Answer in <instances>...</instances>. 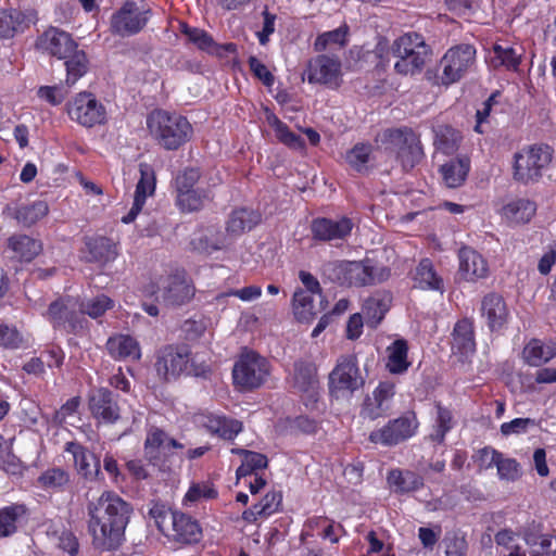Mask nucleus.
Instances as JSON below:
<instances>
[{
	"mask_svg": "<svg viewBox=\"0 0 556 556\" xmlns=\"http://www.w3.org/2000/svg\"><path fill=\"white\" fill-rule=\"evenodd\" d=\"M131 506L114 492H103L88 505V529L93 545L101 551L117 549L125 541Z\"/></svg>",
	"mask_w": 556,
	"mask_h": 556,
	"instance_id": "nucleus-1",
	"label": "nucleus"
},
{
	"mask_svg": "<svg viewBox=\"0 0 556 556\" xmlns=\"http://www.w3.org/2000/svg\"><path fill=\"white\" fill-rule=\"evenodd\" d=\"M390 54L395 60L393 68L396 74L414 76L422 72L431 59L432 50L420 34L409 31L392 42Z\"/></svg>",
	"mask_w": 556,
	"mask_h": 556,
	"instance_id": "nucleus-2",
	"label": "nucleus"
},
{
	"mask_svg": "<svg viewBox=\"0 0 556 556\" xmlns=\"http://www.w3.org/2000/svg\"><path fill=\"white\" fill-rule=\"evenodd\" d=\"M500 556H556V542L551 535H532L502 529L494 536Z\"/></svg>",
	"mask_w": 556,
	"mask_h": 556,
	"instance_id": "nucleus-3",
	"label": "nucleus"
},
{
	"mask_svg": "<svg viewBox=\"0 0 556 556\" xmlns=\"http://www.w3.org/2000/svg\"><path fill=\"white\" fill-rule=\"evenodd\" d=\"M376 143L395 155L405 170L412 169L425 156L419 137L412 128H386L376 136Z\"/></svg>",
	"mask_w": 556,
	"mask_h": 556,
	"instance_id": "nucleus-4",
	"label": "nucleus"
},
{
	"mask_svg": "<svg viewBox=\"0 0 556 556\" xmlns=\"http://www.w3.org/2000/svg\"><path fill=\"white\" fill-rule=\"evenodd\" d=\"M149 518L169 540L191 544L201 539L202 530L197 520L184 513L172 511L163 504L153 503L149 509Z\"/></svg>",
	"mask_w": 556,
	"mask_h": 556,
	"instance_id": "nucleus-5",
	"label": "nucleus"
},
{
	"mask_svg": "<svg viewBox=\"0 0 556 556\" xmlns=\"http://www.w3.org/2000/svg\"><path fill=\"white\" fill-rule=\"evenodd\" d=\"M147 126L151 136L167 150L179 148L192 135V126L186 117L163 110L151 112Z\"/></svg>",
	"mask_w": 556,
	"mask_h": 556,
	"instance_id": "nucleus-6",
	"label": "nucleus"
},
{
	"mask_svg": "<svg viewBox=\"0 0 556 556\" xmlns=\"http://www.w3.org/2000/svg\"><path fill=\"white\" fill-rule=\"evenodd\" d=\"M553 149L547 144L523 147L513 156V177L522 184L538 181L553 160Z\"/></svg>",
	"mask_w": 556,
	"mask_h": 556,
	"instance_id": "nucleus-7",
	"label": "nucleus"
},
{
	"mask_svg": "<svg viewBox=\"0 0 556 556\" xmlns=\"http://www.w3.org/2000/svg\"><path fill=\"white\" fill-rule=\"evenodd\" d=\"M151 17V9L144 0H127L110 18V31L119 37L140 33Z\"/></svg>",
	"mask_w": 556,
	"mask_h": 556,
	"instance_id": "nucleus-8",
	"label": "nucleus"
},
{
	"mask_svg": "<svg viewBox=\"0 0 556 556\" xmlns=\"http://www.w3.org/2000/svg\"><path fill=\"white\" fill-rule=\"evenodd\" d=\"M330 278L340 285L367 286L380 282L389 277V270L384 267L375 268L370 262L341 261L330 265Z\"/></svg>",
	"mask_w": 556,
	"mask_h": 556,
	"instance_id": "nucleus-9",
	"label": "nucleus"
},
{
	"mask_svg": "<svg viewBox=\"0 0 556 556\" xmlns=\"http://www.w3.org/2000/svg\"><path fill=\"white\" fill-rule=\"evenodd\" d=\"M79 301L74 298H62L49 305L46 318L55 329H65L78 333L87 328L86 317L79 313Z\"/></svg>",
	"mask_w": 556,
	"mask_h": 556,
	"instance_id": "nucleus-10",
	"label": "nucleus"
},
{
	"mask_svg": "<svg viewBox=\"0 0 556 556\" xmlns=\"http://www.w3.org/2000/svg\"><path fill=\"white\" fill-rule=\"evenodd\" d=\"M475 56L476 50L470 45L450 48L440 61V83L448 86L458 81L473 64Z\"/></svg>",
	"mask_w": 556,
	"mask_h": 556,
	"instance_id": "nucleus-11",
	"label": "nucleus"
},
{
	"mask_svg": "<svg viewBox=\"0 0 556 556\" xmlns=\"http://www.w3.org/2000/svg\"><path fill=\"white\" fill-rule=\"evenodd\" d=\"M67 114L77 124L91 128L106 122L105 106L90 92H79L67 103Z\"/></svg>",
	"mask_w": 556,
	"mask_h": 556,
	"instance_id": "nucleus-12",
	"label": "nucleus"
},
{
	"mask_svg": "<svg viewBox=\"0 0 556 556\" xmlns=\"http://www.w3.org/2000/svg\"><path fill=\"white\" fill-rule=\"evenodd\" d=\"M268 375V362L254 352L242 354L232 371L235 383L244 389L261 387Z\"/></svg>",
	"mask_w": 556,
	"mask_h": 556,
	"instance_id": "nucleus-13",
	"label": "nucleus"
},
{
	"mask_svg": "<svg viewBox=\"0 0 556 556\" xmlns=\"http://www.w3.org/2000/svg\"><path fill=\"white\" fill-rule=\"evenodd\" d=\"M305 75L309 84L338 89L343 80L342 63L338 56L319 54L309 60Z\"/></svg>",
	"mask_w": 556,
	"mask_h": 556,
	"instance_id": "nucleus-14",
	"label": "nucleus"
},
{
	"mask_svg": "<svg viewBox=\"0 0 556 556\" xmlns=\"http://www.w3.org/2000/svg\"><path fill=\"white\" fill-rule=\"evenodd\" d=\"M364 384L357 359L354 355L341 356L329 375V389L332 393H353Z\"/></svg>",
	"mask_w": 556,
	"mask_h": 556,
	"instance_id": "nucleus-15",
	"label": "nucleus"
},
{
	"mask_svg": "<svg viewBox=\"0 0 556 556\" xmlns=\"http://www.w3.org/2000/svg\"><path fill=\"white\" fill-rule=\"evenodd\" d=\"M418 428V421L413 413L390 420L386 426L369 434V441L383 446L396 445L412 438Z\"/></svg>",
	"mask_w": 556,
	"mask_h": 556,
	"instance_id": "nucleus-16",
	"label": "nucleus"
},
{
	"mask_svg": "<svg viewBox=\"0 0 556 556\" xmlns=\"http://www.w3.org/2000/svg\"><path fill=\"white\" fill-rule=\"evenodd\" d=\"M193 296V287L185 273H176L160 280L156 300L167 306H178Z\"/></svg>",
	"mask_w": 556,
	"mask_h": 556,
	"instance_id": "nucleus-17",
	"label": "nucleus"
},
{
	"mask_svg": "<svg viewBox=\"0 0 556 556\" xmlns=\"http://www.w3.org/2000/svg\"><path fill=\"white\" fill-rule=\"evenodd\" d=\"M184 444L170 438L164 430L151 427L147 431L144 441V456L153 465H159L175 454L176 450H182Z\"/></svg>",
	"mask_w": 556,
	"mask_h": 556,
	"instance_id": "nucleus-18",
	"label": "nucleus"
},
{
	"mask_svg": "<svg viewBox=\"0 0 556 556\" xmlns=\"http://www.w3.org/2000/svg\"><path fill=\"white\" fill-rule=\"evenodd\" d=\"M190 353L185 348L166 346L156 357L155 370L163 380H172L179 377L188 369Z\"/></svg>",
	"mask_w": 556,
	"mask_h": 556,
	"instance_id": "nucleus-19",
	"label": "nucleus"
},
{
	"mask_svg": "<svg viewBox=\"0 0 556 556\" xmlns=\"http://www.w3.org/2000/svg\"><path fill=\"white\" fill-rule=\"evenodd\" d=\"M496 212L505 225L514 228L531 222L536 213V204L525 198H509L501 202Z\"/></svg>",
	"mask_w": 556,
	"mask_h": 556,
	"instance_id": "nucleus-20",
	"label": "nucleus"
},
{
	"mask_svg": "<svg viewBox=\"0 0 556 556\" xmlns=\"http://www.w3.org/2000/svg\"><path fill=\"white\" fill-rule=\"evenodd\" d=\"M140 179L137 182L132 206L129 212L122 217L124 224L132 223L138 214L142 211L146 201L155 192V173L151 165L147 163L139 164Z\"/></svg>",
	"mask_w": 556,
	"mask_h": 556,
	"instance_id": "nucleus-21",
	"label": "nucleus"
},
{
	"mask_svg": "<svg viewBox=\"0 0 556 556\" xmlns=\"http://www.w3.org/2000/svg\"><path fill=\"white\" fill-rule=\"evenodd\" d=\"M37 47L60 60L67 59L78 48L72 36L56 27H50L37 40Z\"/></svg>",
	"mask_w": 556,
	"mask_h": 556,
	"instance_id": "nucleus-22",
	"label": "nucleus"
},
{
	"mask_svg": "<svg viewBox=\"0 0 556 556\" xmlns=\"http://www.w3.org/2000/svg\"><path fill=\"white\" fill-rule=\"evenodd\" d=\"M394 394V383L389 381L380 382L372 393L366 396L362 414L371 420L383 417L392 407Z\"/></svg>",
	"mask_w": 556,
	"mask_h": 556,
	"instance_id": "nucleus-23",
	"label": "nucleus"
},
{
	"mask_svg": "<svg viewBox=\"0 0 556 556\" xmlns=\"http://www.w3.org/2000/svg\"><path fill=\"white\" fill-rule=\"evenodd\" d=\"M353 223L350 218L339 219L316 218L312 222L313 238L320 241L344 239L352 231Z\"/></svg>",
	"mask_w": 556,
	"mask_h": 556,
	"instance_id": "nucleus-24",
	"label": "nucleus"
},
{
	"mask_svg": "<svg viewBox=\"0 0 556 556\" xmlns=\"http://www.w3.org/2000/svg\"><path fill=\"white\" fill-rule=\"evenodd\" d=\"M89 407L92 416L103 424H114L119 418V409L106 389H98L89 396Z\"/></svg>",
	"mask_w": 556,
	"mask_h": 556,
	"instance_id": "nucleus-25",
	"label": "nucleus"
},
{
	"mask_svg": "<svg viewBox=\"0 0 556 556\" xmlns=\"http://www.w3.org/2000/svg\"><path fill=\"white\" fill-rule=\"evenodd\" d=\"M460 278L466 281H476L485 278L489 274V266L485 258L470 248H463L458 253Z\"/></svg>",
	"mask_w": 556,
	"mask_h": 556,
	"instance_id": "nucleus-26",
	"label": "nucleus"
},
{
	"mask_svg": "<svg viewBox=\"0 0 556 556\" xmlns=\"http://www.w3.org/2000/svg\"><path fill=\"white\" fill-rule=\"evenodd\" d=\"M481 315L492 330L502 329L508 321L509 311L505 300L496 293L485 295L481 303Z\"/></svg>",
	"mask_w": 556,
	"mask_h": 556,
	"instance_id": "nucleus-27",
	"label": "nucleus"
},
{
	"mask_svg": "<svg viewBox=\"0 0 556 556\" xmlns=\"http://www.w3.org/2000/svg\"><path fill=\"white\" fill-rule=\"evenodd\" d=\"M33 22L34 15L30 12L15 9L0 11V39H9L25 31Z\"/></svg>",
	"mask_w": 556,
	"mask_h": 556,
	"instance_id": "nucleus-28",
	"label": "nucleus"
},
{
	"mask_svg": "<svg viewBox=\"0 0 556 556\" xmlns=\"http://www.w3.org/2000/svg\"><path fill=\"white\" fill-rule=\"evenodd\" d=\"M66 451L73 455L74 465L79 475L90 480L98 478L100 460L94 454L74 442L66 444Z\"/></svg>",
	"mask_w": 556,
	"mask_h": 556,
	"instance_id": "nucleus-29",
	"label": "nucleus"
},
{
	"mask_svg": "<svg viewBox=\"0 0 556 556\" xmlns=\"http://www.w3.org/2000/svg\"><path fill=\"white\" fill-rule=\"evenodd\" d=\"M314 294L307 291L298 289L292 298V309L295 318L301 323L311 321L320 311L325 308L323 298L319 301V306L315 304Z\"/></svg>",
	"mask_w": 556,
	"mask_h": 556,
	"instance_id": "nucleus-30",
	"label": "nucleus"
},
{
	"mask_svg": "<svg viewBox=\"0 0 556 556\" xmlns=\"http://www.w3.org/2000/svg\"><path fill=\"white\" fill-rule=\"evenodd\" d=\"M48 212L49 206L45 201H36L21 206L8 205L5 207V213L9 216L14 217L24 226H31L36 224L38 220L43 218Z\"/></svg>",
	"mask_w": 556,
	"mask_h": 556,
	"instance_id": "nucleus-31",
	"label": "nucleus"
},
{
	"mask_svg": "<svg viewBox=\"0 0 556 556\" xmlns=\"http://www.w3.org/2000/svg\"><path fill=\"white\" fill-rule=\"evenodd\" d=\"M407 354V342L404 339L394 340L386 349V368L394 375L404 374L410 366Z\"/></svg>",
	"mask_w": 556,
	"mask_h": 556,
	"instance_id": "nucleus-32",
	"label": "nucleus"
},
{
	"mask_svg": "<svg viewBox=\"0 0 556 556\" xmlns=\"http://www.w3.org/2000/svg\"><path fill=\"white\" fill-rule=\"evenodd\" d=\"M390 489L395 493H412L424 486V478L409 470L393 469L387 477Z\"/></svg>",
	"mask_w": 556,
	"mask_h": 556,
	"instance_id": "nucleus-33",
	"label": "nucleus"
},
{
	"mask_svg": "<svg viewBox=\"0 0 556 556\" xmlns=\"http://www.w3.org/2000/svg\"><path fill=\"white\" fill-rule=\"evenodd\" d=\"M110 355L115 359H139L141 356L140 346L136 339L128 334H116L106 342Z\"/></svg>",
	"mask_w": 556,
	"mask_h": 556,
	"instance_id": "nucleus-34",
	"label": "nucleus"
},
{
	"mask_svg": "<svg viewBox=\"0 0 556 556\" xmlns=\"http://www.w3.org/2000/svg\"><path fill=\"white\" fill-rule=\"evenodd\" d=\"M470 161L467 157L451 160L440 167V174L444 185L448 188L462 186L469 173Z\"/></svg>",
	"mask_w": 556,
	"mask_h": 556,
	"instance_id": "nucleus-35",
	"label": "nucleus"
},
{
	"mask_svg": "<svg viewBox=\"0 0 556 556\" xmlns=\"http://www.w3.org/2000/svg\"><path fill=\"white\" fill-rule=\"evenodd\" d=\"M282 501L279 491L270 490L251 508L243 511L242 517L248 522H255L260 517H268L278 511Z\"/></svg>",
	"mask_w": 556,
	"mask_h": 556,
	"instance_id": "nucleus-36",
	"label": "nucleus"
},
{
	"mask_svg": "<svg viewBox=\"0 0 556 556\" xmlns=\"http://www.w3.org/2000/svg\"><path fill=\"white\" fill-rule=\"evenodd\" d=\"M203 425L211 433L225 440H232L242 430V424L239 420L216 414L205 416Z\"/></svg>",
	"mask_w": 556,
	"mask_h": 556,
	"instance_id": "nucleus-37",
	"label": "nucleus"
},
{
	"mask_svg": "<svg viewBox=\"0 0 556 556\" xmlns=\"http://www.w3.org/2000/svg\"><path fill=\"white\" fill-rule=\"evenodd\" d=\"M8 247L17 258L25 262L34 260L42 250L39 240L22 233L10 237Z\"/></svg>",
	"mask_w": 556,
	"mask_h": 556,
	"instance_id": "nucleus-38",
	"label": "nucleus"
},
{
	"mask_svg": "<svg viewBox=\"0 0 556 556\" xmlns=\"http://www.w3.org/2000/svg\"><path fill=\"white\" fill-rule=\"evenodd\" d=\"M473 326L469 319L458 321L453 331L452 349L462 354L469 355L475 351Z\"/></svg>",
	"mask_w": 556,
	"mask_h": 556,
	"instance_id": "nucleus-39",
	"label": "nucleus"
},
{
	"mask_svg": "<svg viewBox=\"0 0 556 556\" xmlns=\"http://www.w3.org/2000/svg\"><path fill=\"white\" fill-rule=\"evenodd\" d=\"M293 387L298 391L315 396L317 380L316 368L312 363L296 362L294 364Z\"/></svg>",
	"mask_w": 556,
	"mask_h": 556,
	"instance_id": "nucleus-40",
	"label": "nucleus"
},
{
	"mask_svg": "<svg viewBox=\"0 0 556 556\" xmlns=\"http://www.w3.org/2000/svg\"><path fill=\"white\" fill-rule=\"evenodd\" d=\"M24 505L13 504L0 509V538L13 535L25 519Z\"/></svg>",
	"mask_w": 556,
	"mask_h": 556,
	"instance_id": "nucleus-41",
	"label": "nucleus"
},
{
	"mask_svg": "<svg viewBox=\"0 0 556 556\" xmlns=\"http://www.w3.org/2000/svg\"><path fill=\"white\" fill-rule=\"evenodd\" d=\"M390 307L388 294H375L368 298L363 305L365 321L370 327H377Z\"/></svg>",
	"mask_w": 556,
	"mask_h": 556,
	"instance_id": "nucleus-42",
	"label": "nucleus"
},
{
	"mask_svg": "<svg viewBox=\"0 0 556 556\" xmlns=\"http://www.w3.org/2000/svg\"><path fill=\"white\" fill-rule=\"evenodd\" d=\"M261 220V215L248 208L235 210L227 222V231L231 235H240L251 230Z\"/></svg>",
	"mask_w": 556,
	"mask_h": 556,
	"instance_id": "nucleus-43",
	"label": "nucleus"
},
{
	"mask_svg": "<svg viewBox=\"0 0 556 556\" xmlns=\"http://www.w3.org/2000/svg\"><path fill=\"white\" fill-rule=\"evenodd\" d=\"M415 283L424 290L443 291V280L435 273L430 260L424 258L416 268Z\"/></svg>",
	"mask_w": 556,
	"mask_h": 556,
	"instance_id": "nucleus-44",
	"label": "nucleus"
},
{
	"mask_svg": "<svg viewBox=\"0 0 556 556\" xmlns=\"http://www.w3.org/2000/svg\"><path fill=\"white\" fill-rule=\"evenodd\" d=\"M211 200L210 192L202 188L177 191V205L184 212H194L204 206Z\"/></svg>",
	"mask_w": 556,
	"mask_h": 556,
	"instance_id": "nucleus-45",
	"label": "nucleus"
},
{
	"mask_svg": "<svg viewBox=\"0 0 556 556\" xmlns=\"http://www.w3.org/2000/svg\"><path fill=\"white\" fill-rule=\"evenodd\" d=\"M217 495L218 492L213 482L208 480L192 482L182 498V505L191 507L201 502L214 500Z\"/></svg>",
	"mask_w": 556,
	"mask_h": 556,
	"instance_id": "nucleus-46",
	"label": "nucleus"
},
{
	"mask_svg": "<svg viewBox=\"0 0 556 556\" xmlns=\"http://www.w3.org/2000/svg\"><path fill=\"white\" fill-rule=\"evenodd\" d=\"M552 345L544 344L540 340H531L522 351V357L530 366H541L555 356Z\"/></svg>",
	"mask_w": 556,
	"mask_h": 556,
	"instance_id": "nucleus-47",
	"label": "nucleus"
},
{
	"mask_svg": "<svg viewBox=\"0 0 556 556\" xmlns=\"http://www.w3.org/2000/svg\"><path fill=\"white\" fill-rule=\"evenodd\" d=\"M349 27L343 24L337 29L325 31L320 34L315 42L314 49L317 52H321L330 49H340L348 43Z\"/></svg>",
	"mask_w": 556,
	"mask_h": 556,
	"instance_id": "nucleus-48",
	"label": "nucleus"
},
{
	"mask_svg": "<svg viewBox=\"0 0 556 556\" xmlns=\"http://www.w3.org/2000/svg\"><path fill=\"white\" fill-rule=\"evenodd\" d=\"M65 60L66 79L68 87L74 86L88 72V59L83 50L75 49Z\"/></svg>",
	"mask_w": 556,
	"mask_h": 556,
	"instance_id": "nucleus-49",
	"label": "nucleus"
},
{
	"mask_svg": "<svg viewBox=\"0 0 556 556\" xmlns=\"http://www.w3.org/2000/svg\"><path fill=\"white\" fill-rule=\"evenodd\" d=\"M87 248L91 261L108 263L113 261L117 255L116 245L104 237L90 239L87 242Z\"/></svg>",
	"mask_w": 556,
	"mask_h": 556,
	"instance_id": "nucleus-50",
	"label": "nucleus"
},
{
	"mask_svg": "<svg viewBox=\"0 0 556 556\" xmlns=\"http://www.w3.org/2000/svg\"><path fill=\"white\" fill-rule=\"evenodd\" d=\"M459 140V132L452 127L442 126L435 130L434 146L437 151L443 154H453L458 148Z\"/></svg>",
	"mask_w": 556,
	"mask_h": 556,
	"instance_id": "nucleus-51",
	"label": "nucleus"
},
{
	"mask_svg": "<svg viewBox=\"0 0 556 556\" xmlns=\"http://www.w3.org/2000/svg\"><path fill=\"white\" fill-rule=\"evenodd\" d=\"M113 305V300L104 294H100L92 299H88L85 302H79V313H81L84 317L85 315H88L91 318H98L108 309L112 308Z\"/></svg>",
	"mask_w": 556,
	"mask_h": 556,
	"instance_id": "nucleus-52",
	"label": "nucleus"
},
{
	"mask_svg": "<svg viewBox=\"0 0 556 556\" xmlns=\"http://www.w3.org/2000/svg\"><path fill=\"white\" fill-rule=\"evenodd\" d=\"M238 453L243 456L242 464L237 469L238 478L250 476L254 470L263 469L267 466V458L261 453L247 450H240Z\"/></svg>",
	"mask_w": 556,
	"mask_h": 556,
	"instance_id": "nucleus-53",
	"label": "nucleus"
},
{
	"mask_svg": "<svg viewBox=\"0 0 556 556\" xmlns=\"http://www.w3.org/2000/svg\"><path fill=\"white\" fill-rule=\"evenodd\" d=\"M371 150V146L368 143H357L346 152L345 161L355 170L363 172L367 169Z\"/></svg>",
	"mask_w": 556,
	"mask_h": 556,
	"instance_id": "nucleus-54",
	"label": "nucleus"
},
{
	"mask_svg": "<svg viewBox=\"0 0 556 556\" xmlns=\"http://www.w3.org/2000/svg\"><path fill=\"white\" fill-rule=\"evenodd\" d=\"M181 31L188 39L194 43L199 49L207 52H213L215 43L213 38L203 29L192 28L186 24L181 25Z\"/></svg>",
	"mask_w": 556,
	"mask_h": 556,
	"instance_id": "nucleus-55",
	"label": "nucleus"
},
{
	"mask_svg": "<svg viewBox=\"0 0 556 556\" xmlns=\"http://www.w3.org/2000/svg\"><path fill=\"white\" fill-rule=\"evenodd\" d=\"M67 482L68 475L61 468H50L38 478V483L43 489H59Z\"/></svg>",
	"mask_w": 556,
	"mask_h": 556,
	"instance_id": "nucleus-56",
	"label": "nucleus"
},
{
	"mask_svg": "<svg viewBox=\"0 0 556 556\" xmlns=\"http://www.w3.org/2000/svg\"><path fill=\"white\" fill-rule=\"evenodd\" d=\"M496 468L501 480L516 481L521 477L520 464L514 458L505 457L503 454L498 459Z\"/></svg>",
	"mask_w": 556,
	"mask_h": 556,
	"instance_id": "nucleus-57",
	"label": "nucleus"
},
{
	"mask_svg": "<svg viewBox=\"0 0 556 556\" xmlns=\"http://www.w3.org/2000/svg\"><path fill=\"white\" fill-rule=\"evenodd\" d=\"M495 58L508 70L516 71L519 66L521 54L511 47L494 46Z\"/></svg>",
	"mask_w": 556,
	"mask_h": 556,
	"instance_id": "nucleus-58",
	"label": "nucleus"
},
{
	"mask_svg": "<svg viewBox=\"0 0 556 556\" xmlns=\"http://www.w3.org/2000/svg\"><path fill=\"white\" fill-rule=\"evenodd\" d=\"M23 343V336L16 328L7 325L0 326V346L7 349H18Z\"/></svg>",
	"mask_w": 556,
	"mask_h": 556,
	"instance_id": "nucleus-59",
	"label": "nucleus"
},
{
	"mask_svg": "<svg viewBox=\"0 0 556 556\" xmlns=\"http://www.w3.org/2000/svg\"><path fill=\"white\" fill-rule=\"evenodd\" d=\"M438 417H437V427L434 429V432L431 434V438L434 440V441H438V442H443L444 440V437L446 434L447 431H450V429L452 428V415L451 413L441 407V406H438Z\"/></svg>",
	"mask_w": 556,
	"mask_h": 556,
	"instance_id": "nucleus-60",
	"label": "nucleus"
},
{
	"mask_svg": "<svg viewBox=\"0 0 556 556\" xmlns=\"http://www.w3.org/2000/svg\"><path fill=\"white\" fill-rule=\"evenodd\" d=\"M535 421L531 418H515L511 421L501 425V433L504 437L526 433L530 427H534Z\"/></svg>",
	"mask_w": 556,
	"mask_h": 556,
	"instance_id": "nucleus-61",
	"label": "nucleus"
},
{
	"mask_svg": "<svg viewBox=\"0 0 556 556\" xmlns=\"http://www.w3.org/2000/svg\"><path fill=\"white\" fill-rule=\"evenodd\" d=\"M306 527L308 529H321L320 535L324 539L330 540L332 543H338L339 538L334 534V527L327 518L325 517H315L307 521Z\"/></svg>",
	"mask_w": 556,
	"mask_h": 556,
	"instance_id": "nucleus-62",
	"label": "nucleus"
},
{
	"mask_svg": "<svg viewBox=\"0 0 556 556\" xmlns=\"http://www.w3.org/2000/svg\"><path fill=\"white\" fill-rule=\"evenodd\" d=\"M275 134L279 141H281L283 144L288 146L291 149L302 150L304 148L303 139L300 136L292 132L285 123H282L275 130Z\"/></svg>",
	"mask_w": 556,
	"mask_h": 556,
	"instance_id": "nucleus-63",
	"label": "nucleus"
},
{
	"mask_svg": "<svg viewBox=\"0 0 556 556\" xmlns=\"http://www.w3.org/2000/svg\"><path fill=\"white\" fill-rule=\"evenodd\" d=\"M200 179V173L197 168H187L176 177V191L195 189Z\"/></svg>",
	"mask_w": 556,
	"mask_h": 556,
	"instance_id": "nucleus-64",
	"label": "nucleus"
}]
</instances>
